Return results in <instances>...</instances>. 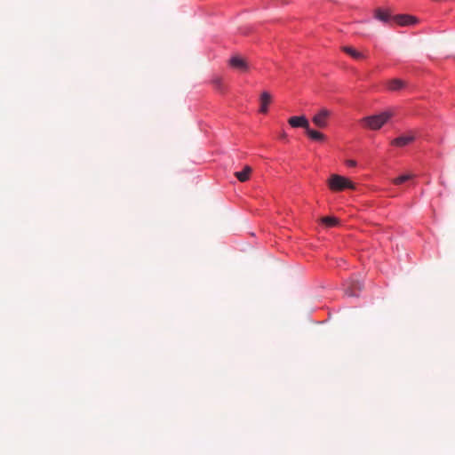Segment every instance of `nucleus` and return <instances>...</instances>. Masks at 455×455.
<instances>
[{
    "label": "nucleus",
    "mask_w": 455,
    "mask_h": 455,
    "mask_svg": "<svg viewBox=\"0 0 455 455\" xmlns=\"http://www.w3.org/2000/svg\"><path fill=\"white\" fill-rule=\"evenodd\" d=\"M394 116L395 111L393 109H387L378 115L363 117L360 120V123L365 127L376 131L379 130Z\"/></svg>",
    "instance_id": "nucleus-1"
},
{
    "label": "nucleus",
    "mask_w": 455,
    "mask_h": 455,
    "mask_svg": "<svg viewBox=\"0 0 455 455\" xmlns=\"http://www.w3.org/2000/svg\"><path fill=\"white\" fill-rule=\"evenodd\" d=\"M328 185L330 188L333 191H341L345 188H355V184L351 182L347 178L338 175V174H332L329 180Z\"/></svg>",
    "instance_id": "nucleus-2"
},
{
    "label": "nucleus",
    "mask_w": 455,
    "mask_h": 455,
    "mask_svg": "<svg viewBox=\"0 0 455 455\" xmlns=\"http://www.w3.org/2000/svg\"><path fill=\"white\" fill-rule=\"evenodd\" d=\"M330 116L331 112L326 108H323L313 116L312 121L318 128H325L328 125Z\"/></svg>",
    "instance_id": "nucleus-3"
},
{
    "label": "nucleus",
    "mask_w": 455,
    "mask_h": 455,
    "mask_svg": "<svg viewBox=\"0 0 455 455\" xmlns=\"http://www.w3.org/2000/svg\"><path fill=\"white\" fill-rule=\"evenodd\" d=\"M362 289L363 283L360 281L351 280L347 283L345 292L350 297H355Z\"/></svg>",
    "instance_id": "nucleus-4"
},
{
    "label": "nucleus",
    "mask_w": 455,
    "mask_h": 455,
    "mask_svg": "<svg viewBox=\"0 0 455 455\" xmlns=\"http://www.w3.org/2000/svg\"><path fill=\"white\" fill-rule=\"evenodd\" d=\"M288 123L293 128L301 127L307 130L309 126V122L305 116H291L289 118Z\"/></svg>",
    "instance_id": "nucleus-5"
},
{
    "label": "nucleus",
    "mask_w": 455,
    "mask_h": 455,
    "mask_svg": "<svg viewBox=\"0 0 455 455\" xmlns=\"http://www.w3.org/2000/svg\"><path fill=\"white\" fill-rule=\"evenodd\" d=\"M415 140V136L412 132L407 135H402L392 140V145L395 147H404Z\"/></svg>",
    "instance_id": "nucleus-6"
},
{
    "label": "nucleus",
    "mask_w": 455,
    "mask_h": 455,
    "mask_svg": "<svg viewBox=\"0 0 455 455\" xmlns=\"http://www.w3.org/2000/svg\"><path fill=\"white\" fill-rule=\"evenodd\" d=\"M229 64L232 68H236L240 71L245 72L248 70V64L246 61L239 56H234L230 59Z\"/></svg>",
    "instance_id": "nucleus-7"
},
{
    "label": "nucleus",
    "mask_w": 455,
    "mask_h": 455,
    "mask_svg": "<svg viewBox=\"0 0 455 455\" xmlns=\"http://www.w3.org/2000/svg\"><path fill=\"white\" fill-rule=\"evenodd\" d=\"M374 17L384 23H389L393 20L394 16H392L390 11L379 8L375 10Z\"/></svg>",
    "instance_id": "nucleus-8"
},
{
    "label": "nucleus",
    "mask_w": 455,
    "mask_h": 455,
    "mask_svg": "<svg viewBox=\"0 0 455 455\" xmlns=\"http://www.w3.org/2000/svg\"><path fill=\"white\" fill-rule=\"evenodd\" d=\"M406 83L401 79L395 78L387 82V88L390 92H398L405 88Z\"/></svg>",
    "instance_id": "nucleus-9"
},
{
    "label": "nucleus",
    "mask_w": 455,
    "mask_h": 455,
    "mask_svg": "<svg viewBox=\"0 0 455 455\" xmlns=\"http://www.w3.org/2000/svg\"><path fill=\"white\" fill-rule=\"evenodd\" d=\"M393 20L400 26H408L415 22L416 19L406 14H399L393 17Z\"/></svg>",
    "instance_id": "nucleus-10"
},
{
    "label": "nucleus",
    "mask_w": 455,
    "mask_h": 455,
    "mask_svg": "<svg viewBox=\"0 0 455 455\" xmlns=\"http://www.w3.org/2000/svg\"><path fill=\"white\" fill-rule=\"evenodd\" d=\"M271 95L267 92H263L260 95V108L259 112L261 113H267V106L271 102Z\"/></svg>",
    "instance_id": "nucleus-11"
},
{
    "label": "nucleus",
    "mask_w": 455,
    "mask_h": 455,
    "mask_svg": "<svg viewBox=\"0 0 455 455\" xmlns=\"http://www.w3.org/2000/svg\"><path fill=\"white\" fill-rule=\"evenodd\" d=\"M251 172H252V169L250 166L246 165V166H244L243 171L236 172L235 173V176L237 178V180L239 181L245 182L249 180Z\"/></svg>",
    "instance_id": "nucleus-12"
},
{
    "label": "nucleus",
    "mask_w": 455,
    "mask_h": 455,
    "mask_svg": "<svg viewBox=\"0 0 455 455\" xmlns=\"http://www.w3.org/2000/svg\"><path fill=\"white\" fill-rule=\"evenodd\" d=\"M342 51L355 60H362L365 58L362 52L350 46H343Z\"/></svg>",
    "instance_id": "nucleus-13"
},
{
    "label": "nucleus",
    "mask_w": 455,
    "mask_h": 455,
    "mask_svg": "<svg viewBox=\"0 0 455 455\" xmlns=\"http://www.w3.org/2000/svg\"><path fill=\"white\" fill-rule=\"evenodd\" d=\"M307 134L309 136L310 139L314 140L323 141L325 139L324 134H323L320 132L312 130L310 126L306 130Z\"/></svg>",
    "instance_id": "nucleus-14"
},
{
    "label": "nucleus",
    "mask_w": 455,
    "mask_h": 455,
    "mask_svg": "<svg viewBox=\"0 0 455 455\" xmlns=\"http://www.w3.org/2000/svg\"><path fill=\"white\" fill-rule=\"evenodd\" d=\"M412 175L411 174H404V175H401L395 179H394L392 180V182L395 184V185H401L403 183H404L405 181L407 180H410L412 179Z\"/></svg>",
    "instance_id": "nucleus-15"
},
{
    "label": "nucleus",
    "mask_w": 455,
    "mask_h": 455,
    "mask_svg": "<svg viewBox=\"0 0 455 455\" xmlns=\"http://www.w3.org/2000/svg\"><path fill=\"white\" fill-rule=\"evenodd\" d=\"M322 222L327 227H334L338 224L339 220L333 217H324L322 219Z\"/></svg>",
    "instance_id": "nucleus-16"
},
{
    "label": "nucleus",
    "mask_w": 455,
    "mask_h": 455,
    "mask_svg": "<svg viewBox=\"0 0 455 455\" xmlns=\"http://www.w3.org/2000/svg\"><path fill=\"white\" fill-rule=\"evenodd\" d=\"M347 164L350 167H355L356 165V162L354 160H347Z\"/></svg>",
    "instance_id": "nucleus-17"
},
{
    "label": "nucleus",
    "mask_w": 455,
    "mask_h": 455,
    "mask_svg": "<svg viewBox=\"0 0 455 455\" xmlns=\"http://www.w3.org/2000/svg\"><path fill=\"white\" fill-rule=\"evenodd\" d=\"M213 83L217 85V86H220L221 84V79L217 77L213 80Z\"/></svg>",
    "instance_id": "nucleus-18"
},
{
    "label": "nucleus",
    "mask_w": 455,
    "mask_h": 455,
    "mask_svg": "<svg viewBox=\"0 0 455 455\" xmlns=\"http://www.w3.org/2000/svg\"><path fill=\"white\" fill-rule=\"evenodd\" d=\"M280 138H281V139H283V140H284V139H286V138H287V134H286L284 132H283L280 134Z\"/></svg>",
    "instance_id": "nucleus-19"
}]
</instances>
